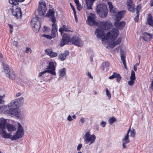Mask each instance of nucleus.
Instances as JSON below:
<instances>
[{
  "mask_svg": "<svg viewBox=\"0 0 153 153\" xmlns=\"http://www.w3.org/2000/svg\"><path fill=\"white\" fill-rule=\"evenodd\" d=\"M82 147V144L81 143H80L79 144L77 147V150H78V151H79L80 150V149H81V148Z\"/></svg>",
  "mask_w": 153,
  "mask_h": 153,
  "instance_id": "50",
  "label": "nucleus"
},
{
  "mask_svg": "<svg viewBox=\"0 0 153 153\" xmlns=\"http://www.w3.org/2000/svg\"><path fill=\"white\" fill-rule=\"evenodd\" d=\"M143 38L146 41L148 42L153 38V35L146 32L143 33Z\"/></svg>",
  "mask_w": 153,
  "mask_h": 153,
  "instance_id": "23",
  "label": "nucleus"
},
{
  "mask_svg": "<svg viewBox=\"0 0 153 153\" xmlns=\"http://www.w3.org/2000/svg\"><path fill=\"white\" fill-rule=\"evenodd\" d=\"M83 138L85 143L89 144V145L93 143L96 139V136L94 134H91L89 131H88L85 134Z\"/></svg>",
  "mask_w": 153,
  "mask_h": 153,
  "instance_id": "5",
  "label": "nucleus"
},
{
  "mask_svg": "<svg viewBox=\"0 0 153 153\" xmlns=\"http://www.w3.org/2000/svg\"><path fill=\"white\" fill-rule=\"evenodd\" d=\"M51 21L53 24H52V28L51 33H52V35L53 36H56V32L57 31V25L55 24L56 20L53 19Z\"/></svg>",
  "mask_w": 153,
  "mask_h": 153,
  "instance_id": "19",
  "label": "nucleus"
},
{
  "mask_svg": "<svg viewBox=\"0 0 153 153\" xmlns=\"http://www.w3.org/2000/svg\"><path fill=\"white\" fill-rule=\"evenodd\" d=\"M31 25L33 30L36 32L39 31L41 27L40 22L36 18H32L31 21Z\"/></svg>",
  "mask_w": 153,
  "mask_h": 153,
  "instance_id": "6",
  "label": "nucleus"
},
{
  "mask_svg": "<svg viewBox=\"0 0 153 153\" xmlns=\"http://www.w3.org/2000/svg\"><path fill=\"white\" fill-rule=\"evenodd\" d=\"M108 4L109 7L110 12L111 13H115L117 12V8L115 7L112 4L111 2L108 1Z\"/></svg>",
  "mask_w": 153,
  "mask_h": 153,
  "instance_id": "22",
  "label": "nucleus"
},
{
  "mask_svg": "<svg viewBox=\"0 0 153 153\" xmlns=\"http://www.w3.org/2000/svg\"><path fill=\"white\" fill-rule=\"evenodd\" d=\"M74 16L75 17V21L76 22H78V19H77V17L76 16V13H74Z\"/></svg>",
  "mask_w": 153,
  "mask_h": 153,
  "instance_id": "54",
  "label": "nucleus"
},
{
  "mask_svg": "<svg viewBox=\"0 0 153 153\" xmlns=\"http://www.w3.org/2000/svg\"><path fill=\"white\" fill-rule=\"evenodd\" d=\"M135 133L134 132V130H131L130 132V136L132 137H135Z\"/></svg>",
  "mask_w": 153,
  "mask_h": 153,
  "instance_id": "44",
  "label": "nucleus"
},
{
  "mask_svg": "<svg viewBox=\"0 0 153 153\" xmlns=\"http://www.w3.org/2000/svg\"><path fill=\"white\" fill-rule=\"evenodd\" d=\"M67 120L69 121H71L73 120V119L72 118L71 116L70 115H69L67 117Z\"/></svg>",
  "mask_w": 153,
  "mask_h": 153,
  "instance_id": "53",
  "label": "nucleus"
},
{
  "mask_svg": "<svg viewBox=\"0 0 153 153\" xmlns=\"http://www.w3.org/2000/svg\"><path fill=\"white\" fill-rule=\"evenodd\" d=\"M70 5L74 13H76L75 9L74 8V7L72 5V4L71 3L70 4Z\"/></svg>",
  "mask_w": 153,
  "mask_h": 153,
  "instance_id": "52",
  "label": "nucleus"
},
{
  "mask_svg": "<svg viewBox=\"0 0 153 153\" xmlns=\"http://www.w3.org/2000/svg\"><path fill=\"white\" fill-rule=\"evenodd\" d=\"M110 65V63L108 61H106L105 63H102L103 67H109Z\"/></svg>",
  "mask_w": 153,
  "mask_h": 153,
  "instance_id": "36",
  "label": "nucleus"
},
{
  "mask_svg": "<svg viewBox=\"0 0 153 153\" xmlns=\"http://www.w3.org/2000/svg\"><path fill=\"white\" fill-rule=\"evenodd\" d=\"M56 68H47L45 70L39 73L38 76L40 77L42 75L45 74L46 73H49L53 75H56V73L55 72Z\"/></svg>",
  "mask_w": 153,
  "mask_h": 153,
  "instance_id": "11",
  "label": "nucleus"
},
{
  "mask_svg": "<svg viewBox=\"0 0 153 153\" xmlns=\"http://www.w3.org/2000/svg\"><path fill=\"white\" fill-rule=\"evenodd\" d=\"M48 67H55L54 62L53 61L49 62V66Z\"/></svg>",
  "mask_w": 153,
  "mask_h": 153,
  "instance_id": "41",
  "label": "nucleus"
},
{
  "mask_svg": "<svg viewBox=\"0 0 153 153\" xmlns=\"http://www.w3.org/2000/svg\"><path fill=\"white\" fill-rule=\"evenodd\" d=\"M5 97L4 95L2 96H0V103H4V101L3 100V99Z\"/></svg>",
  "mask_w": 153,
  "mask_h": 153,
  "instance_id": "40",
  "label": "nucleus"
},
{
  "mask_svg": "<svg viewBox=\"0 0 153 153\" xmlns=\"http://www.w3.org/2000/svg\"><path fill=\"white\" fill-rule=\"evenodd\" d=\"M147 22L148 25L153 27V19L152 16L150 13L148 14L147 16Z\"/></svg>",
  "mask_w": 153,
  "mask_h": 153,
  "instance_id": "26",
  "label": "nucleus"
},
{
  "mask_svg": "<svg viewBox=\"0 0 153 153\" xmlns=\"http://www.w3.org/2000/svg\"><path fill=\"white\" fill-rule=\"evenodd\" d=\"M122 39L120 38H119L113 44V47L116 46L117 45L121 43V42Z\"/></svg>",
  "mask_w": 153,
  "mask_h": 153,
  "instance_id": "30",
  "label": "nucleus"
},
{
  "mask_svg": "<svg viewBox=\"0 0 153 153\" xmlns=\"http://www.w3.org/2000/svg\"><path fill=\"white\" fill-rule=\"evenodd\" d=\"M4 72L6 76L12 80H15L16 76L11 68H4Z\"/></svg>",
  "mask_w": 153,
  "mask_h": 153,
  "instance_id": "7",
  "label": "nucleus"
},
{
  "mask_svg": "<svg viewBox=\"0 0 153 153\" xmlns=\"http://www.w3.org/2000/svg\"><path fill=\"white\" fill-rule=\"evenodd\" d=\"M71 42L74 45L79 46L82 44V41L78 36H74L71 39Z\"/></svg>",
  "mask_w": 153,
  "mask_h": 153,
  "instance_id": "13",
  "label": "nucleus"
},
{
  "mask_svg": "<svg viewBox=\"0 0 153 153\" xmlns=\"http://www.w3.org/2000/svg\"><path fill=\"white\" fill-rule=\"evenodd\" d=\"M9 3L13 5L10 8L12 14L17 19H20L22 16L21 9L17 6L19 3L16 0H9Z\"/></svg>",
  "mask_w": 153,
  "mask_h": 153,
  "instance_id": "3",
  "label": "nucleus"
},
{
  "mask_svg": "<svg viewBox=\"0 0 153 153\" xmlns=\"http://www.w3.org/2000/svg\"><path fill=\"white\" fill-rule=\"evenodd\" d=\"M55 12L53 9L49 10L46 15V16L51 19V21L53 19L56 20V18L54 15Z\"/></svg>",
  "mask_w": 153,
  "mask_h": 153,
  "instance_id": "15",
  "label": "nucleus"
},
{
  "mask_svg": "<svg viewBox=\"0 0 153 153\" xmlns=\"http://www.w3.org/2000/svg\"><path fill=\"white\" fill-rule=\"evenodd\" d=\"M52 51V49L51 48H48L45 50V53L46 55L50 56Z\"/></svg>",
  "mask_w": 153,
  "mask_h": 153,
  "instance_id": "34",
  "label": "nucleus"
},
{
  "mask_svg": "<svg viewBox=\"0 0 153 153\" xmlns=\"http://www.w3.org/2000/svg\"><path fill=\"white\" fill-rule=\"evenodd\" d=\"M116 120V119L114 117H111L108 120V121L110 125H112Z\"/></svg>",
  "mask_w": 153,
  "mask_h": 153,
  "instance_id": "33",
  "label": "nucleus"
},
{
  "mask_svg": "<svg viewBox=\"0 0 153 153\" xmlns=\"http://www.w3.org/2000/svg\"><path fill=\"white\" fill-rule=\"evenodd\" d=\"M6 128H7L8 131L9 132V133H10L11 134V132L14 131L16 130V128L15 125L9 123L7 124Z\"/></svg>",
  "mask_w": 153,
  "mask_h": 153,
  "instance_id": "18",
  "label": "nucleus"
},
{
  "mask_svg": "<svg viewBox=\"0 0 153 153\" xmlns=\"http://www.w3.org/2000/svg\"><path fill=\"white\" fill-rule=\"evenodd\" d=\"M137 13V16L135 17L134 19V21L136 22H138L139 19V13Z\"/></svg>",
  "mask_w": 153,
  "mask_h": 153,
  "instance_id": "43",
  "label": "nucleus"
},
{
  "mask_svg": "<svg viewBox=\"0 0 153 153\" xmlns=\"http://www.w3.org/2000/svg\"><path fill=\"white\" fill-rule=\"evenodd\" d=\"M57 55V53L56 52H53L52 51V53H51V55L49 56L51 57H56Z\"/></svg>",
  "mask_w": 153,
  "mask_h": 153,
  "instance_id": "37",
  "label": "nucleus"
},
{
  "mask_svg": "<svg viewBox=\"0 0 153 153\" xmlns=\"http://www.w3.org/2000/svg\"><path fill=\"white\" fill-rule=\"evenodd\" d=\"M130 79L135 80L136 79L135 74L134 71L132 70L130 78Z\"/></svg>",
  "mask_w": 153,
  "mask_h": 153,
  "instance_id": "32",
  "label": "nucleus"
},
{
  "mask_svg": "<svg viewBox=\"0 0 153 153\" xmlns=\"http://www.w3.org/2000/svg\"><path fill=\"white\" fill-rule=\"evenodd\" d=\"M134 80L133 79H130V80L128 82V84L130 85H133L134 84Z\"/></svg>",
  "mask_w": 153,
  "mask_h": 153,
  "instance_id": "45",
  "label": "nucleus"
},
{
  "mask_svg": "<svg viewBox=\"0 0 153 153\" xmlns=\"http://www.w3.org/2000/svg\"><path fill=\"white\" fill-rule=\"evenodd\" d=\"M97 12L101 17H105L107 15L108 13L106 5L103 4H98Z\"/></svg>",
  "mask_w": 153,
  "mask_h": 153,
  "instance_id": "4",
  "label": "nucleus"
},
{
  "mask_svg": "<svg viewBox=\"0 0 153 153\" xmlns=\"http://www.w3.org/2000/svg\"><path fill=\"white\" fill-rule=\"evenodd\" d=\"M69 54V52L68 50L65 51L64 53L59 54V59L61 61H64L66 59V56Z\"/></svg>",
  "mask_w": 153,
  "mask_h": 153,
  "instance_id": "21",
  "label": "nucleus"
},
{
  "mask_svg": "<svg viewBox=\"0 0 153 153\" xmlns=\"http://www.w3.org/2000/svg\"><path fill=\"white\" fill-rule=\"evenodd\" d=\"M42 36L43 37H45L47 39H51L52 38H54L56 36H53L52 35V33H51V36H50L49 35H45V34H43Z\"/></svg>",
  "mask_w": 153,
  "mask_h": 153,
  "instance_id": "31",
  "label": "nucleus"
},
{
  "mask_svg": "<svg viewBox=\"0 0 153 153\" xmlns=\"http://www.w3.org/2000/svg\"><path fill=\"white\" fill-rule=\"evenodd\" d=\"M63 27H64V30L65 31L67 32H72L71 30L69 29V28L68 27L66 26L65 25H63Z\"/></svg>",
  "mask_w": 153,
  "mask_h": 153,
  "instance_id": "39",
  "label": "nucleus"
},
{
  "mask_svg": "<svg viewBox=\"0 0 153 153\" xmlns=\"http://www.w3.org/2000/svg\"><path fill=\"white\" fill-rule=\"evenodd\" d=\"M19 106L22 105L23 103L24 100V98L22 97H20L16 99Z\"/></svg>",
  "mask_w": 153,
  "mask_h": 153,
  "instance_id": "29",
  "label": "nucleus"
},
{
  "mask_svg": "<svg viewBox=\"0 0 153 153\" xmlns=\"http://www.w3.org/2000/svg\"><path fill=\"white\" fill-rule=\"evenodd\" d=\"M21 94L22 93H18L16 94V97H19L21 95Z\"/></svg>",
  "mask_w": 153,
  "mask_h": 153,
  "instance_id": "58",
  "label": "nucleus"
},
{
  "mask_svg": "<svg viewBox=\"0 0 153 153\" xmlns=\"http://www.w3.org/2000/svg\"><path fill=\"white\" fill-rule=\"evenodd\" d=\"M16 101V99L13 100L9 103L11 108H17L18 106H19Z\"/></svg>",
  "mask_w": 153,
  "mask_h": 153,
  "instance_id": "27",
  "label": "nucleus"
},
{
  "mask_svg": "<svg viewBox=\"0 0 153 153\" xmlns=\"http://www.w3.org/2000/svg\"><path fill=\"white\" fill-rule=\"evenodd\" d=\"M11 108L9 104L7 105H3L1 106L2 111L5 114L7 115H8Z\"/></svg>",
  "mask_w": 153,
  "mask_h": 153,
  "instance_id": "20",
  "label": "nucleus"
},
{
  "mask_svg": "<svg viewBox=\"0 0 153 153\" xmlns=\"http://www.w3.org/2000/svg\"><path fill=\"white\" fill-rule=\"evenodd\" d=\"M116 78H117V82H119L122 79L120 75L115 72H114L113 75L109 77V79H111Z\"/></svg>",
  "mask_w": 153,
  "mask_h": 153,
  "instance_id": "25",
  "label": "nucleus"
},
{
  "mask_svg": "<svg viewBox=\"0 0 153 153\" xmlns=\"http://www.w3.org/2000/svg\"><path fill=\"white\" fill-rule=\"evenodd\" d=\"M74 119H75L76 118V117L75 115H74L72 117Z\"/></svg>",
  "mask_w": 153,
  "mask_h": 153,
  "instance_id": "64",
  "label": "nucleus"
},
{
  "mask_svg": "<svg viewBox=\"0 0 153 153\" xmlns=\"http://www.w3.org/2000/svg\"><path fill=\"white\" fill-rule=\"evenodd\" d=\"M13 44L14 46L17 47L18 45V43L17 41H14L13 42Z\"/></svg>",
  "mask_w": 153,
  "mask_h": 153,
  "instance_id": "51",
  "label": "nucleus"
},
{
  "mask_svg": "<svg viewBox=\"0 0 153 153\" xmlns=\"http://www.w3.org/2000/svg\"><path fill=\"white\" fill-rule=\"evenodd\" d=\"M150 6H153V0H151L150 1Z\"/></svg>",
  "mask_w": 153,
  "mask_h": 153,
  "instance_id": "59",
  "label": "nucleus"
},
{
  "mask_svg": "<svg viewBox=\"0 0 153 153\" xmlns=\"http://www.w3.org/2000/svg\"><path fill=\"white\" fill-rule=\"evenodd\" d=\"M126 22L124 21L120 22L115 21L114 25L115 27L120 30H122L126 25Z\"/></svg>",
  "mask_w": 153,
  "mask_h": 153,
  "instance_id": "14",
  "label": "nucleus"
},
{
  "mask_svg": "<svg viewBox=\"0 0 153 153\" xmlns=\"http://www.w3.org/2000/svg\"><path fill=\"white\" fill-rule=\"evenodd\" d=\"M96 17L92 13H90L88 16L86 21L87 24L89 25L97 26L99 25L98 28L96 30L95 34L98 38L102 39V41L105 40H108L109 39L112 40L116 39L119 34V31L118 29L113 28L108 32L105 36L104 30L111 28L112 24L107 21L100 22L98 23L96 20Z\"/></svg>",
  "mask_w": 153,
  "mask_h": 153,
  "instance_id": "1",
  "label": "nucleus"
},
{
  "mask_svg": "<svg viewBox=\"0 0 153 153\" xmlns=\"http://www.w3.org/2000/svg\"><path fill=\"white\" fill-rule=\"evenodd\" d=\"M59 31L61 35L63 34V32L64 31L63 25L62 26V27H60L59 28Z\"/></svg>",
  "mask_w": 153,
  "mask_h": 153,
  "instance_id": "46",
  "label": "nucleus"
},
{
  "mask_svg": "<svg viewBox=\"0 0 153 153\" xmlns=\"http://www.w3.org/2000/svg\"><path fill=\"white\" fill-rule=\"evenodd\" d=\"M31 51H32V50L31 49V48H29V47H28V48H27L26 49V50H25V52L27 53H28L29 52H30V53H31Z\"/></svg>",
  "mask_w": 153,
  "mask_h": 153,
  "instance_id": "48",
  "label": "nucleus"
},
{
  "mask_svg": "<svg viewBox=\"0 0 153 153\" xmlns=\"http://www.w3.org/2000/svg\"><path fill=\"white\" fill-rule=\"evenodd\" d=\"M2 65L4 67H8L7 66V65L4 62H2Z\"/></svg>",
  "mask_w": 153,
  "mask_h": 153,
  "instance_id": "57",
  "label": "nucleus"
},
{
  "mask_svg": "<svg viewBox=\"0 0 153 153\" xmlns=\"http://www.w3.org/2000/svg\"><path fill=\"white\" fill-rule=\"evenodd\" d=\"M25 0H17L16 1H17L18 2H22L24 1Z\"/></svg>",
  "mask_w": 153,
  "mask_h": 153,
  "instance_id": "61",
  "label": "nucleus"
},
{
  "mask_svg": "<svg viewBox=\"0 0 153 153\" xmlns=\"http://www.w3.org/2000/svg\"><path fill=\"white\" fill-rule=\"evenodd\" d=\"M127 7L128 11L134 13L135 11V5L133 3L132 0H128L127 1Z\"/></svg>",
  "mask_w": 153,
  "mask_h": 153,
  "instance_id": "12",
  "label": "nucleus"
},
{
  "mask_svg": "<svg viewBox=\"0 0 153 153\" xmlns=\"http://www.w3.org/2000/svg\"><path fill=\"white\" fill-rule=\"evenodd\" d=\"M130 131V129H129L128 130L127 134L122 140L123 142V146L124 148H126V144L130 142L128 135Z\"/></svg>",
  "mask_w": 153,
  "mask_h": 153,
  "instance_id": "16",
  "label": "nucleus"
},
{
  "mask_svg": "<svg viewBox=\"0 0 153 153\" xmlns=\"http://www.w3.org/2000/svg\"><path fill=\"white\" fill-rule=\"evenodd\" d=\"M120 56L121 59L123 62L124 66V67H126V65L125 60L126 57L125 55V53L123 51L121 52Z\"/></svg>",
  "mask_w": 153,
  "mask_h": 153,
  "instance_id": "28",
  "label": "nucleus"
},
{
  "mask_svg": "<svg viewBox=\"0 0 153 153\" xmlns=\"http://www.w3.org/2000/svg\"><path fill=\"white\" fill-rule=\"evenodd\" d=\"M86 74L89 78L92 79H93V77L91 76L90 72H88L86 73Z\"/></svg>",
  "mask_w": 153,
  "mask_h": 153,
  "instance_id": "47",
  "label": "nucleus"
},
{
  "mask_svg": "<svg viewBox=\"0 0 153 153\" xmlns=\"http://www.w3.org/2000/svg\"><path fill=\"white\" fill-rule=\"evenodd\" d=\"M48 27L45 26H44V28L43 29V32H45L47 30Z\"/></svg>",
  "mask_w": 153,
  "mask_h": 153,
  "instance_id": "56",
  "label": "nucleus"
},
{
  "mask_svg": "<svg viewBox=\"0 0 153 153\" xmlns=\"http://www.w3.org/2000/svg\"><path fill=\"white\" fill-rule=\"evenodd\" d=\"M46 5L44 1H39L38 12L39 15L43 16L45 14L46 11Z\"/></svg>",
  "mask_w": 153,
  "mask_h": 153,
  "instance_id": "8",
  "label": "nucleus"
},
{
  "mask_svg": "<svg viewBox=\"0 0 153 153\" xmlns=\"http://www.w3.org/2000/svg\"><path fill=\"white\" fill-rule=\"evenodd\" d=\"M0 58H3V55L1 53H0Z\"/></svg>",
  "mask_w": 153,
  "mask_h": 153,
  "instance_id": "63",
  "label": "nucleus"
},
{
  "mask_svg": "<svg viewBox=\"0 0 153 153\" xmlns=\"http://www.w3.org/2000/svg\"><path fill=\"white\" fill-rule=\"evenodd\" d=\"M106 125V123L105 122L102 121L100 123V125L103 127H105Z\"/></svg>",
  "mask_w": 153,
  "mask_h": 153,
  "instance_id": "49",
  "label": "nucleus"
},
{
  "mask_svg": "<svg viewBox=\"0 0 153 153\" xmlns=\"http://www.w3.org/2000/svg\"><path fill=\"white\" fill-rule=\"evenodd\" d=\"M66 69L65 68H63L59 71V76L58 80L62 79L66 74Z\"/></svg>",
  "mask_w": 153,
  "mask_h": 153,
  "instance_id": "24",
  "label": "nucleus"
},
{
  "mask_svg": "<svg viewBox=\"0 0 153 153\" xmlns=\"http://www.w3.org/2000/svg\"><path fill=\"white\" fill-rule=\"evenodd\" d=\"M74 1L76 4L78 5L79 3V1L78 0H74Z\"/></svg>",
  "mask_w": 153,
  "mask_h": 153,
  "instance_id": "60",
  "label": "nucleus"
},
{
  "mask_svg": "<svg viewBox=\"0 0 153 153\" xmlns=\"http://www.w3.org/2000/svg\"><path fill=\"white\" fill-rule=\"evenodd\" d=\"M8 115L12 117L15 116L22 118H24V116L23 115L21 117L20 114V111L17 108H11Z\"/></svg>",
  "mask_w": 153,
  "mask_h": 153,
  "instance_id": "9",
  "label": "nucleus"
},
{
  "mask_svg": "<svg viewBox=\"0 0 153 153\" xmlns=\"http://www.w3.org/2000/svg\"><path fill=\"white\" fill-rule=\"evenodd\" d=\"M6 119L1 118H0V136L4 139H10L12 140H17L22 138L24 134V130L20 123H18V129L13 135L10 133H8L6 131Z\"/></svg>",
  "mask_w": 153,
  "mask_h": 153,
  "instance_id": "2",
  "label": "nucleus"
},
{
  "mask_svg": "<svg viewBox=\"0 0 153 153\" xmlns=\"http://www.w3.org/2000/svg\"><path fill=\"white\" fill-rule=\"evenodd\" d=\"M125 13V11H120L118 12L115 15V21H120L123 17Z\"/></svg>",
  "mask_w": 153,
  "mask_h": 153,
  "instance_id": "17",
  "label": "nucleus"
},
{
  "mask_svg": "<svg viewBox=\"0 0 153 153\" xmlns=\"http://www.w3.org/2000/svg\"><path fill=\"white\" fill-rule=\"evenodd\" d=\"M80 121L82 123H84L85 121V118L83 117H81L80 119Z\"/></svg>",
  "mask_w": 153,
  "mask_h": 153,
  "instance_id": "55",
  "label": "nucleus"
},
{
  "mask_svg": "<svg viewBox=\"0 0 153 153\" xmlns=\"http://www.w3.org/2000/svg\"><path fill=\"white\" fill-rule=\"evenodd\" d=\"M141 4H139L137 6L136 9V13H139L140 10L141 9Z\"/></svg>",
  "mask_w": 153,
  "mask_h": 153,
  "instance_id": "35",
  "label": "nucleus"
},
{
  "mask_svg": "<svg viewBox=\"0 0 153 153\" xmlns=\"http://www.w3.org/2000/svg\"><path fill=\"white\" fill-rule=\"evenodd\" d=\"M106 94L109 98H110L111 97V94L109 91L108 88H106Z\"/></svg>",
  "mask_w": 153,
  "mask_h": 153,
  "instance_id": "38",
  "label": "nucleus"
},
{
  "mask_svg": "<svg viewBox=\"0 0 153 153\" xmlns=\"http://www.w3.org/2000/svg\"><path fill=\"white\" fill-rule=\"evenodd\" d=\"M70 36L68 34L64 33L60 43V46L62 47L65 45L68 44L70 42Z\"/></svg>",
  "mask_w": 153,
  "mask_h": 153,
  "instance_id": "10",
  "label": "nucleus"
},
{
  "mask_svg": "<svg viewBox=\"0 0 153 153\" xmlns=\"http://www.w3.org/2000/svg\"><path fill=\"white\" fill-rule=\"evenodd\" d=\"M8 26H9V28H10V34H11L13 31V27L12 25L10 24H9Z\"/></svg>",
  "mask_w": 153,
  "mask_h": 153,
  "instance_id": "42",
  "label": "nucleus"
},
{
  "mask_svg": "<svg viewBox=\"0 0 153 153\" xmlns=\"http://www.w3.org/2000/svg\"><path fill=\"white\" fill-rule=\"evenodd\" d=\"M90 60L91 62L93 61V57H92V56H91L90 57Z\"/></svg>",
  "mask_w": 153,
  "mask_h": 153,
  "instance_id": "62",
  "label": "nucleus"
}]
</instances>
